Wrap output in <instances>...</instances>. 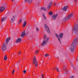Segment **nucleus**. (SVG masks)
Masks as SVG:
<instances>
[{
  "instance_id": "cd10ccee",
  "label": "nucleus",
  "mask_w": 78,
  "mask_h": 78,
  "mask_svg": "<svg viewBox=\"0 0 78 78\" xmlns=\"http://www.w3.org/2000/svg\"><path fill=\"white\" fill-rule=\"evenodd\" d=\"M43 17H44V19H46V17H45V15L44 14L43 15Z\"/></svg>"
},
{
  "instance_id": "a211bd4d",
  "label": "nucleus",
  "mask_w": 78,
  "mask_h": 78,
  "mask_svg": "<svg viewBox=\"0 0 78 78\" xmlns=\"http://www.w3.org/2000/svg\"><path fill=\"white\" fill-rule=\"evenodd\" d=\"M26 25H27V22L25 21L24 22L23 24V28H24L26 26Z\"/></svg>"
},
{
  "instance_id": "423d86ee",
  "label": "nucleus",
  "mask_w": 78,
  "mask_h": 78,
  "mask_svg": "<svg viewBox=\"0 0 78 78\" xmlns=\"http://www.w3.org/2000/svg\"><path fill=\"white\" fill-rule=\"evenodd\" d=\"M2 50L3 51H5L6 50V44H4L2 47Z\"/></svg>"
},
{
  "instance_id": "c9c22d12",
  "label": "nucleus",
  "mask_w": 78,
  "mask_h": 78,
  "mask_svg": "<svg viewBox=\"0 0 78 78\" xmlns=\"http://www.w3.org/2000/svg\"><path fill=\"white\" fill-rule=\"evenodd\" d=\"M58 70H59L58 69H57V70L58 72H59V71H58Z\"/></svg>"
},
{
  "instance_id": "4be33fe9",
  "label": "nucleus",
  "mask_w": 78,
  "mask_h": 78,
  "mask_svg": "<svg viewBox=\"0 0 78 78\" xmlns=\"http://www.w3.org/2000/svg\"><path fill=\"white\" fill-rule=\"evenodd\" d=\"M22 20L20 19L19 20V22H18V24H20V23H21L22 22Z\"/></svg>"
},
{
  "instance_id": "2f4dec72",
  "label": "nucleus",
  "mask_w": 78,
  "mask_h": 78,
  "mask_svg": "<svg viewBox=\"0 0 78 78\" xmlns=\"http://www.w3.org/2000/svg\"><path fill=\"white\" fill-rule=\"evenodd\" d=\"M20 53H21V52H20L18 53V55H20Z\"/></svg>"
},
{
  "instance_id": "bb28decb",
  "label": "nucleus",
  "mask_w": 78,
  "mask_h": 78,
  "mask_svg": "<svg viewBox=\"0 0 78 78\" xmlns=\"http://www.w3.org/2000/svg\"><path fill=\"white\" fill-rule=\"evenodd\" d=\"M15 70L14 69H13V70L12 71V75H14V71Z\"/></svg>"
},
{
  "instance_id": "7ed1b4c3",
  "label": "nucleus",
  "mask_w": 78,
  "mask_h": 78,
  "mask_svg": "<svg viewBox=\"0 0 78 78\" xmlns=\"http://www.w3.org/2000/svg\"><path fill=\"white\" fill-rule=\"evenodd\" d=\"M72 31H73V34H77L78 33V27H74V28L72 29Z\"/></svg>"
},
{
  "instance_id": "c85d7f7f",
  "label": "nucleus",
  "mask_w": 78,
  "mask_h": 78,
  "mask_svg": "<svg viewBox=\"0 0 78 78\" xmlns=\"http://www.w3.org/2000/svg\"><path fill=\"white\" fill-rule=\"evenodd\" d=\"M36 30L37 31H39V28H37V27H36Z\"/></svg>"
},
{
  "instance_id": "412c9836",
  "label": "nucleus",
  "mask_w": 78,
  "mask_h": 78,
  "mask_svg": "<svg viewBox=\"0 0 78 78\" xmlns=\"http://www.w3.org/2000/svg\"><path fill=\"white\" fill-rule=\"evenodd\" d=\"M5 19H5V18H2V19L1 20V22H3V21H4V20H5Z\"/></svg>"
},
{
  "instance_id": "7c9ffc66",
  "label": "nucleus",
  "mask_w": 78,
  "mask_h": 78,
  "mask_svg": "<svg viewBox=\"0 0 78 78\" xmlns=\"http://www.w3.org/2000/svg\"><path fill=\"white\" fill-rule=\"evenodd\" d=\"M26 70H25L23 71V73H26Z\"/></svg>"
},
{
  "instance_id": "2eb2a0df",
  "label": "nucleus",
  "mask_w": 78,
  "mask_h": 78,
  "mask_svg": "<svg viewBox=\"0 0 78 78\" xmlns=\"http://www.w3.org/2000/svg\"><path fill=\"white\" fill-rule=\"evenodd\" d=\"M10 40V38H8L6 39V44H7L8 43V42Z\"/></svg>"
},
{
  "instance_id": "72a5a7b5",
  "label": "nucleus",
  "mask_w": 78,
  "mask_h": 78,
  "mask_svg": "<svg viewBox=\"0 0 78 78\" xmlns=\"http://www.w3.org/2000/svg\"><path fill=\"white\" fill-rule=\"evenodd\" d=\"M28 0H24V2H28Z\"/></svg>"
},
{
  "instance_id": "f704fd0d",
  "label": "nucleus",
  "mask_w": 78,
  "mask_h": 78,
  "mask_svg": "<svg viewBox=\"0 0 78 78\" xmlns=\"http://www.w3.org/2000/svg\"><path fill=\"white\" fill-rule=\"evenodd\" d=\"M55 5H56V3H55L54 6H55Z\"/></svg>"
},
{
  "instance_id": "e433bc0d",
  "label": "nucleus",
  "mask_w": 78,
  "mask_h": 78,
  "mask_svg": "<svg viewBox=\"0 0 78 78\" xmlns=\"http://www.w3.org/2000/svg\"><path fill=\"white\" fill-rule=\"evenodd\" d=\"M58 78H60V76H58Z\"/></svg>"
},
{
  "instance_id": "473e14b6",
  "label": "nucleus",
  "mask_w": 78,
  "mask_h": 78,
  "mask_svg": "<svg viewBox=\"0 0 78 78\" xmlns=\"http://www.w3.org/2000/svg\"><path fill=\"white\" fill-rule=\"evenodd\" d=\"M42 76V78H44V74H42V76Z\"/></svg>"
},
{
  "instance_id": "aec40b11",
  "label": "nucleus",
  "mask_w": 78,
  "mask_h": 78,
  "mask_svg": "<svg viewBox=\"0 0 78 78\" xmlns=\"http://www.w3.org/2000/svg\"><path fill=\"white\" fill-rule=\"evenodd\" d=\"M7 59V55H5L4 57V60L6 61Z\"/></svg>"
},
{
  "instance_id": "20e7f679",
  "label": "nucleus",
  "mask_w": 78,
  "mask_h": 78,
  "mask_svg": "<svg viewBox=\"0 0 78 78\" xmlns=\"http://www.w3.org/2000/svg\"><path fill=\"white\" fill-rule=\"evenodd\" d=\"M33 62H34L33 64H34V63H35V67H37V66L38 65V62L36 61V57L35 56L34 57L33 60Z\"/></svg>"
},
{
  "instance_id": "6e6552de",
  "label": "nucleus",
  "mask_w": 78,
  "mask_h": 78,
  "mask_svg": "<svg viewBox=\"0 0 78 78\" xmlns=\"http://www.w3.org/2000/svg\"><path fill=\"white\" fill-rule=\"evenodd\" d=\"M5 9V7H0V12H2L3 11H4Z\"/></svg>"
},
{
  "instance_id": "39448f33",
  "label": "nucleus",
  "mask_w": 78,
  "mask_h": 78,
  "mask_svg": "<svg viewBox=\"0 0 78 78\" xmlns=\"http://www.w3.org/2000/svg\"><path fill=\"white\" fill-rule=\"evenodd\" d=\"M73 16V13H71L69 16L68 17H65L63 19L64 21H66V20H69Z\"/></svg>"
},
{
  "instance_id": "4468645a",
  "label": "nucleus",
  "mask_w": 78,
  "mask_h": 78,
  "mask_svg": "<svg viewBox=\"0 0 78 78\" xmlns=\"http://www.w3.org/2000/svg\"><path fill=\"white\" fill-rule=\"evenodd\" d=\"M21 40H22L21 39V38H18L16 40V42H17V43L20 42V41H21Z\"/></svg>"
},
{
  "instance_id": "f257e3e1",
  "label": "nucleus",
  "mask_w": 78,
  "mask_h": 78,
  "mask_svg": "<svg viewBox=\"0 0 78 78\" xmlns=\"http://www.w3.org/2000/svg\"><path fill=\"white\" fill-rule=\"evenodd\" d=\"M78 40V37H76L74 39V41L71 44L70 48L71 51H74V50H75V47H76V41H77Z\"/></svg>"
},
{
  "instance_id": "dca6fc26",
  "label": "nucleus",
  "mask_w": 78,
  "mask_h": 78,
  "mask_svg": "<svg viewBox=\"0 0 78 78\" xmlns=\"http://www.w3.org/2000/svg\"><path fill=\"white\" fill-rule=\"evenodd\" d=\"M25 31L22 32V33L21 34V37H23L25 36Z\"/></svg>"
},
{
  "instance_id": "58836bf2",
  "label": "nucleus",
  "mask_w": 78,
  "mask_h": 78,
  "mask_svg": "<svg viewBox=\"0 0 78 78\" xmlns=\"http://www.w3.org/2000/svg\"><path fill=\"white\" fill-rule=\"evenodd\" d=\"M12 1V2H13V1L14 0H11Z\"/></svg>"
},
{
  "instance_id": "393cba45",
  "label": "nucleus",
  "mask_w": 78,
  "mask_h": 78,
  "mask_svg": "<svg viewBox=\"0 0 78 78\" xmlns=\"http://www.w3.org/2000/svg\"><path fill=\"white\" fill-rule=\"evenodd\" d=\"M49 56V54H45V57H47V56Z\"/></svg>"
},
{
  "instance_id": "f3484780",
  "label": "nucleus",
  "mask_w": 78,
  "mask_h": 78,
  "mask_svg": "<svg viewBox=\"0 0 78 78\" xmlns=\"http://www.w3.org/2000/svg\"><path fill=\"white\" fill-rule=\"evenodd\" d=\"M62 36H63V34L62 33L59 34V37L60 39H62Z\"/></svg>"
},
{
  "instance_id": "9d476101",
  "label": "nucleus",
  "mask_w": 78,
  "mask_h": 78,
  "mask_svg": "<svg viewBox=\"0 0 78 78\" xmlns=\"http://www.w3.org/2000/svg\"><path fill=\"white\" fill-rule=\"evenodd\" d=\"M68 7H69L68 6H65L64 7H63L62 9V10H63V11H66Z\"/></svg>"
},
{
  "instance_id": "6ab92c4d",
  "label": "nucleus",
  "mask_w": 78,
  "mask_h": 78,
  "mask_svg": "<svg viewBox=\"0 0 78 78\" xmlns=\"http://www.w3.org/2000/svg\"><path fill=\"white\" fill-rule=\"evenodd\" d=\"M41 9H42V10H44V11H46V10H47L46 8H45L44 7H42L41 8Z\"/></svg>"
},
{
  "instance_id": "f03ea898",
  "label": "nucleus",
  "mask_w": 78,
  "mask_h": 78,
  "mask_svg": "<svg viewBox=\"0 0 78 78\" xmlns=\"http://www.w3.org/2000/svg\"><path fill=\"white\" fill-rule=\"evenodd\" d=\"M44 38L45 39L43 43L41 44V45L42 46H43L44 45H45V44L47 43V42H48V41L49 39V37H47L46 35H44Z\"/></svg>"
},
{
  "instance_id": "4c0bfd02",
  "label": "nucleus",
  "mask_w": 78,
  "mask_h": 78,
  "mask_svg": "<svg viewBox=\"0 0 78 78\" xmlns=\"http://www.w3.org/2000/svg\"><path fill=\"white\" fill-rule=\"evenodd\" d=\"M75 2H76L77 1V0H74Z\"/></svg>"
},
{
  "instance_id": "b1692460",
  "label": "nucleus",
  "mask_w": 78,
  "mask_h": 78,
  "mask_svg": "<svg viewBox=\"0 0 78 78\" xmlns=\"http://www.w3.org/2000/svg\"><path fill=\"white\" fill-rule=\"evenodd\" d=\"M39 53V50L36 51L35 52V54H38Z\"/></svg>"
},
{
  "instance_id": "c756f323",
  "label": "nucleus",
  "mask_w": 78,
  "mask_h": 78,
  "mask_svg": "<svg viewBox=\"0 0 78 78\" xmlns=\"http://www.w3.org/2000/svg\"><path fill=\"white\" fill-rule=\"evenodd\" d=\"M70 78H74V76H72L71 77H70Z\"/></svg>"
},
{
  "instance_id": "f8f14e48",
  "label": "nucleus",
  "mask_w": 78,
  "mask_h": 78,
  "mask_svg": "<svg viewBox=\"0 0 78 78\" xmlns=\"http://www.w3.org/2000/svg\"><path fill=\"white\" fill-rule=\"evenodd\" d=\"M55 36H56V37L58 38V40L59 41L60 43L61 44V40H60V39H59V36H58V34H55Z\"/></svg>"
},
{
  "instance_id": "ddd939ff",
  "label": "nucleus",
  "mask_w": 78,
  "mask_h": 78,
  "mask_svg": "<svg viewBox=\"0 0 78 78\" xmlns=\"http://www.w3.org/2000/svg\"><path fill=\"white\" fill-rule=\"evenodd\" d=\"M58 16V14H56L55 15H53L52 17V19H55Z\"/></svg>"
},
{
  "instance_id": "a878e982",
  "label": "nucleus",
  "mask_w": 78,
  "mask_h": 78,
  "mask_svg": "<svg viewBox=\"0 0 78 78\" xmlns=\"http://www.w3.org/2000/svg\"><path fill=\"white\" fill-rule=\"evenodd\" d=\"M32 2V1H31V0H29V1H28V2L29 3H31Z\"/></svg>"
},
{
  "instance_id": "1a4fd4ad",
  "label": "nucleus",
  "mask_w": 78,
  "mask_h": 78,
  "mask_svg": "<svg viewBox=\"0 0 78 78\" xmlns=\"http://www.w3.org/2000/svg\"><path fill=\"white\" fill-rule=\"evenodd\" d=\"M16 18V16H13L10 20L11 23H12L15 20V19Z\"/></svg>"
},
{
  "instance_id": "5701e85b",
  "label": "nucleus",
  "mask_w": 78,
  "mask_h": 78,
  "mask_svg": "<svg viewBox=\"0 0 78 78\" xmlns=\"http://www.w3.org/2000/svg\"><path fill=\"white\" fill-rule=\"evenodd\" d=\"M49 15H52L53 14V12H49Z\"/></svg>"
},
{
  "instance_id": "0eeeda50",
  "label": "nucleus",
  "mask_w": 78,
  "mask_h": 78,
  "mask_svg": "<svg viewBox=\"0 0 78 78\" xmlns=\"http://www.w3.org/2000/svg\"><path fill=\"white\" fill-rule=\"evenodd\" d=\"M44 27L47 31L48 33H50V30H49V28H48V26H47V24L44 25Z\"/></svg>"
},
{
  "instance_id": "9b49d317",
  "label": "nucleus",
  "mask_w": 78,
  "mask_h": 78,
  "mask_svg": "<svg viewBox=\"0 0 78 78\" xmlns=\"http://www.w3.org/2000/svg\"><path fill=\"white\" fill-rule=\"evenodd\" d=\"M52 4H53V2H51L47 7V9H49L50 8V7H51V6H52Z\"/></svg>"
}]
</instances>
